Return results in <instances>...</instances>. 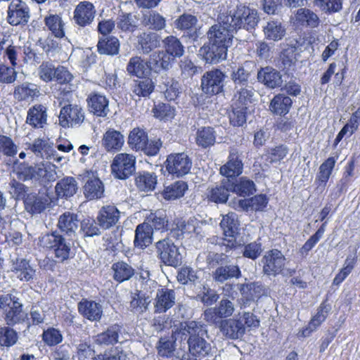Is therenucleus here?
<instances>
[{"label":"nucleus","instance_id":"2eb2a0df","mask_svg":"<svg viewBox=\"0 0 360 360\" xmlns=\"http://www.w3.org/2000/svg\"><path fill=\"white\" fill-rule=\"evenodd\" d=\"M219 225L223 230L224 236L228 238L226 246L236 248V236L238 234V227L240 226L237 214L229 212L224 215Z\"/></svg>","mask_w":360,"mask_h":360},{"label":"nucleus","instance_id":"a19ab883","mask_svg":"<svg viewBox=\"0 0 360 360\" xmlns=\"http://www.w3.org/2000/svg\"><path fill=\"white\" fill-rule=\"evenodd\" d=\"M111 269L113 272V279L119 283L129 281L135 274V269L123 261L114 263Z\"/></svg>","mask_w":360,"mask_h":360},{"label":"nucleus","instance_id":"0e129e2a","mask_svg":"<svg viewBox=\"0 0 360 360\" xmlns=\"http://www.w3.org/2000/svg\"><path fill=\"white\" fill-rule=\"evenodd\" d=\"M188 186L184 181H177L165 187L163 191V197L168 200H176L184 196Z\"/></svg>","mask_w":360,"mask_h":360},{"label":"nucleus","instance_id":"cd10ccee","mask_svg":"<svg viewBox=\"0 0 360 360\" xmlns=\"http://www.w3.org/2000/svg\"><path fill=\"white\" fill-rule=\"evenodd\" d=\"M123 325L114 323L108 327L106 330L94 337V342L99 345H113L118 342L122 334Z\"/></svg>","mask_w":360,"mask_h":360},{"label":"nucleus","instance_id":"bb28decb","mask_svg":"<svg viewBox=\"0 0 360 360\" xmlns=\"http://www.w3.org/2000/svg\"><path fill=\"white\" fill-rule=\"evenodd\" d=\"M21 281L29 282L36 276V269L30 261L23 258H17L13 263L12 270Z\"/></svg>","mask_w":360,"mask_h":360},{"label":"nucleus","instance_id":"0eeeda50","mask_svg":"<svg viewBox=\"0 0 360 360\" xmlns=\"http://www.w3.org/2000/svg\"><path fill=\"white\" fill-rule=\"evenodd\" d=\"M223 13L218 17V22L212 25L207 32L208 41L229 47L236 32L229 25L223 22Z\"/></svg>","mask_w":360,"mask_h":360},{"label":"nucleus","instance_id":"c756f323","mask_svg":"<svg viewBox=\"0 0 360 360\" xmlns=\"http://www.w3.org/2000/svg\"><path fill=\"white\" fill-rule=\"evenodd\" d=\"M158 87L167 101H174L181 92L179 82L170 77L162 76Z\"/></svg>","mask_w":360,"mask_h":360},{"label":"nucleus","instance_id":"72a5a7b5","mask_svg":"<svg viewBox=\"0 0 360 360\" xmlns=\"http://www.w3.org/2000/svg\"><path fill=\"white\" fill-rule=\"evenodd\" d=\"M124 136L118 131L110 129L103 136L101 144L105 149L110 151H117L124 145Z\"/></svg>","mask_w":360,"mask_h":360},{"label":"nucleus","instance_id":"b1692460","mask_svg":"<svg viewBox=\"0 0 360 360\" xmlns=\"http://www.w3.org/2000/svg\"><path fill=\"white\" fill-rule=\"evenodd\" d=\"M78 311L91 321H99L103 316V307L94 300L83 299L78 303Z\"/></svg>","mask_w":360,"mask_h":360},{"label":"nucleus","instance_id":"f3484780","mask_svg":"<svg viewBox=\"0 0 360 360\" xmlns=\"http://www.w3.org/2000/svg\"><path fill=\"white\" fill-rule=\"evenodd\" d=\"M217 326L222 335L230 340L241 338L245 333V327L240 319H226L213 324Z\"/></svg>","mask_w":360,"mask_h":360},{"label":"nucleus","instance_id":"338daca9","mask_svg":"<svg viewBox=\"0 0 360 360\" xmlns=\"http://www.w3.org/2000/svg\"><path fill=\"white\" fill-rule=\"evenodd\" d=\"M296 20L302 25H306L312 28L318 27L320 23L318 15L312 11L305 8L297 10Z\"/></svg>","mask_w":360,"mask_h":360},{"label":"nucleus","instance_id":"412c9836","mask_svg":"<svg viewBox=\"0 0 360 360\" xmlns=\"http://www.w3.org/2000/svg\"><path fill=\"white\" fill-rule=\"evenodd\" d=\"M120 212L115 205H105L99 210L96 220L98 226L107 230L115 226L119 221Z\"/></svg>","mask_w":360,"mask_h":360},{"label":"nucleus","instance_id":"aec40b11","mask_svg":"<svg viewBox=\"0 0 360 360\" xmlns=\"http://www.w3.org/2000/svg\"><path fill=\"white\" fill-rule=\"evenodd\" d=\"M89 111L98 117L107 116L109 110L108 98L98 91L91 92L86 98Z\"/></svg>","mask_w":360,"mask_h":360},{"label":"nucleus","instance_id":"c03bdc74","mask_svg":"<svg viewBox=\"0 0 360 360\" xmlns=\"http://www.w3.org/2000/svg\"><path fill=\"white\" fill-rule=\"evenodd\" d=\"M292 103V101L289 96L283 94H279L273 98L269 108L274 114L285 115L289 112Z\"/></svg>","mask_w":360,"mask_h":360},{"label":"nucleus","instance_id":"4d7b16f0","mask_svg":"<svg viewBox=\"0 0 360 360\" xmlns=\"http://www.w3.org/2000/svg\"><path fill=\"white\" fill-rule=\"evenodd\" d=\"M150 302V296L146 295L142 292H138L132 294L129 308L133 313L143 314L147 311Z\"/></svg>","mask_w":360,"mask_h":360},{"label":"nucleus","instance_id":"3c124183","mask_svg":"<svg viewBox=\"0 0 360 360\" xmlns=\"http://www.w3.org/2000/svg\"><path fill=\"white\" fill-rule=\"evenodd\" d=\"M138 22L137 15L131 13L122 12L116 20L117 28L123 32H133L138 27Z\"/></svg>","mask_w":360,"mask_h":360},{"label":"nucleus","instance_id":"f704fd0d","mask_svg":"<svg viewBox=\"0 0 360 360\" xmlns=\"http://www.w3.org/2000/svg\"><path fill=\"white\" fill-rule=\"evenodd\" d=\"M158 176L154 172H139L135 176V185L139 191L150 192L155 189Z\"/></svg>","mask_w":360,"mask_h":360},{"label":"nucleus","instance_id":"1a4fd4ad","mask_svg":"<svg viewBox=\"0 0 360 360\" xmlns=\"http://www.w3.org/2000/svg\"><path fill=\"white\" fill-rule=\"evenodd\" d=\"M235 311L233 302L227 298L221 299L217 305L206 309L203 312V319L210 325L217 324L233 315Z\"/></svg>","mask_w":360,"mask_h":360},{"label":"nucleus","instance_id":"774afa93","mask_svg":"<svg viewBox=\"0 0 360 360\" xmlns=\"http://www.w3.org/2000/svg\"><path fill=\"white\" fill-rule=\"evenodd\" d=\"M336 159L334 157H329L319 167V171L317 174L316 180L319 186H323L328 181L332 171L335 167Z\"/></svg>","mask_w":360,"mask_h":360},{"label":"nucleus","instance_id":"c85d7f7f","mask_svg":"<svg viewBox=\"0 0 360 360\" xmlns=\"http://www.w3.org/2000/svg\"><path fill=\"white\" fill-rule=\"evenodd\" d=\"M229 184H230V180L226 179L222 181L219 185L209 187L206 193L208 200L215 203H225L231 191V188Z\"/></svg>","mask_w":360,"mask_h":360},{"label":"nucleus","instance_id":"6e6552de","mask_svg":"<svg viewBox=\"0 0 360 360\" xmlns=\"http://www.w3.org/2000/svg\"><path fill=\"white\" fill-rule=\"evenodd\" d=\"M136 158L128 153H119L115 155L111 164L114 176L119 179H127L136 170Z\"/></svg>","mask_w":360,"mask_h":360},{"label":"nucleus","instance_id":"680f3d73","mask_svg":"<svg viewBox=\"0 0 360 360\" xmlns=\"http://www.w3.org/2000/svg\"><path fill=\"white\" fill-rule=\"evenodd\" d=\"M148 225L151 227V231L155 229L158 231H164L167 229L168 219L165 211L158 210L151 212L146 218Z\"/></svg>","mask_w":360,"mask_h":360},{"label":"nucleus","instance_id":"f8f14e48","mask_svg":"<svg viewBox=\"0 0 360 360\" xmlns=\"http://www.w3.org/2000/svg\"><path fill=\"white\" fill-rule=\"evenodd\" d=\"M7 21L13 25H25L30 18V8L22 0H13L8 8Z\"/></svg>","mask_w":360,"mask_h":360},{"label":"nucleus","instance_id":"8fccbe9b","mask_svg":"<svg viewBox=\"0 0 360 360\" xmlns=\"http://www.w3.org/2000/svg\"><path fill=\"white\" fill-rule=\"evenodd\" d=\"M197 22L196 16L189 13H184L175 20L174 25L176 29L187 32L189 36L196 37L195 25Z\"/></svg>","mask_w":360,"mask_h":360},{"label":"nucleus","instance_id":"5fc2aeb1","mask_svg":"<svg viewBox=\"0 0 360 360\" xmlns=\"http://www.w3.org/2000/svg\"><path fill=\"white\" fill-rule=\"evenodd\" d=\"M297 44L296 41L295 44H287L281 53L280 60L284 69L289 70L295 65L299 56Z\"/></svg>","mask_w":360,"mask_h":360},{"label":"nucleus","instance_id":"7ed1b4c3","mask_svg":"<svg viewBox=\"0 0 360 360\" xmlns=\"http://www.w3.org/2000/svg\"><path fill=\"white\" fill-rule=\"evenodd\" d=\"M75 239H68L58 231L43 236L40 242L45 248L53 249L55 257L63 262L70 258L72 242Z\"/></svg>","mask_w":360,"mask_h":360},{"label":"nucleus","instance_id":"ea45409f","mask_svg":"<svg viewBox=\"0 0 360 360\" xmlns=\"http://www.w3.org/2000/svg\"><path fill=\"white\" fill-rule=\"evenodd\" d=\"M138 44L143 53H149L160 46V36L155 32H143L138 37Z\"/></svg>","mask_w":360,"mask_h":360},{"label":"nucleus","instance_id":"5701e85b","mask_svg":"<svg viewBox=\"0 0 360 360\" xmlns=\"http://www.w3.org/2000/svg\"><path fill=\"white\" fill-rule=\"evenodd\" d=\"M176 295L173 290L161 288L158 290L155 298V313H165L175 304Z\"/></svg>","mask_w":360,"mask_h":360},{"label":"nucleus","instance_id":"f03ea898","mask_svg":"<svg viewBox=\"0 0 360 360\" xmlns=\"http://www.w3.org/2000/svg\"><path fill=\"white\" fill-rule=\"evenodd\" d=\"M222 20L224 24L229 25L237 34L242 30L252 32L257 27L259 18L256 10L239 4L233 10L223 13Z\"/></svg>","mask_w":360,"mask_h":360},{"label":"nucleus","instance_id":"052dcab7","mask_svg":"<svg viewBox=\"0 0 360 360\" xmlns=\"http://www.w3.org/2000/svg\"><path fill=\"white\" fill-rule=\"evenodd\" d=\"M147 138L148 134L144 129L136 127L129 132L127 143L133 150L139 152L147 141Z\"/></svg>","mask_w":360,"mask_h":360},{"label":"nucleus","instance_id":"473e14b6","mask_svg":"<svg viewBox=\"0 0 360 360\" xmlns=\"http://www.w3.org/2000/svg\"><path fill=\"white\" fill-rule=\"evenodd\" d=\"M25 209L32 214L42 212L49 204V198L46 195L29 193L25 199Z\"/></svg>","mask_w":360,"mask_h":360},{"label":"nucleus","instance_id":"69168bd1","mask_svg":"<svg viewBox=\"0 0 360 360\" xmlns=\"http://www.w3.org/2000/svg\"><path fill=\"white\" fill-rule=\"evenodd\" d=\"M46 26L51 31L53 34L58 38H62L65 35L64 23L60 15L49 14L44 18Z\"/></svg>","mask_w":360,"mask_h":360},{"label":"nucleus","instance_id":"4468645a","mask_svg":"<svg viewBox=\"0 0 360 360\" xmlns=\"http://www.w3.org/2000/svg\"><path fill=\"white\" fill-rule=\"evenodd\" d=\"M96 11L94 4L87 1L79 2L73 12L75 23L81 27L90 26L94 21Z\"/></svg>","mask_w":360,"mask_h":360},{"label":"nucleus","instance_id":"dca6fc26","mask_svg":"<svg viewBox=\"0 0 360 360\" xmlns=\"http://www.w3.org/2000/svg\"><path fill=\"white\" fill-rule=\"evenodd\" d=\"M84 182V194L86 198L94 200L101 198L104 193V186L99 178L92 172L86 171L82 175Z\"/></svg>","mask_w":360,"mask_h":360},{"label":"nucleus","instance_id":"49530a36","mask_svg":"<svg viewBox=\"0 0 360 360\" xmlns=\"http://www.w3.org/2000/svg\"><path fill=\"white\" fill-rule=\"evenodd\" d=\"M196 300L202 302L205 305L211 306L219 298L217 291L209 287L207 284L199 283L196 287Z\"/></svg>","mask_w":360,"mask_h":360},{"label":"nucleus","instance_id":"4be33fe9","mask_svg":"<svg viewBox=\"0 0 360 360\" xmlns=\"http://www.w3.org/2000/svg\"><path fill=\"white\" fill-rule=\"evenodd\" d=\"M173 58L164 51H158L150 55L146 61L148 68L155 72L167 70L172 67Z\"/></svg>","mask_w":360,"mask_h":360},{"label":"nucleus","instance_id":"de8ad7c7","mask_svg":"<svg viewBox=\"0 0 360 360\" xmlns=\"http://www.w3.org/2000/svg\"><path fill=\"white\" fill-rule=\"evenodd\" d=\"M330 307L326 302H323L317 309V313L311 319L308 327L303 330V335L308 336L316 330L327 318Z\"/></svg>","mask_w":360,"mask_h":360},{"label":"nucleus","instance_id":"6ab92c4d","mask_svg":"<svg viewBox=\"0 0 360 360\" xmlns=\"http://www.w3.org/2000/svg\"><path fill=\"white\" fill-rule=\"evenodd\" d=\"M228 46L208 41L200 49V54L207 63L216 64L227 56Z\"/></svg>","mask_w":360,"mask_h":360},{"label":"nucleus","instance_id":"2f4dec72","mask_svg":"<svg viewBox=\"0 0 360 360\" xmlns=\"http://www.w3.org/2000/svg\"><path fill=\"white\" fill-rule=\"evenodd\" d=\"M187 343L189 352L195 357L202 359L211 354V344L205 339V337L200 336L196 339L188 338Z\"/></svg>","mask_w":360,"mask_h":360},{"label":"nucleus","instance_id":"a18cd8bd","mask_svg":"<svg viewBox=\"0 0 360 360\" xmlns=\"http://www.w3.org/2000/svg\"><path fill=\"white\" fill-rule=\"evenodd\" d=\"M155 82L148 77H139L134 79L132 84V91L138 96L148 97L155 89Z\"/></svg>","mask_w":360,"mask_h":360},{"label":"nucleus","instance_id":"09e8293b","mask_svg":"<svg viewBox=\"0 0 360 360\" xmlns=\"http://www.w3.org/2000/svg\"><path fill=\"white\" fill-rule=\"evenodd\" d=\"M120 41L115 37L108 36L100 38L97 44L98 51L101 54L115 56L118 54Z\"/></svg>","mask_w":360,"mask_h":360},{"label":"nucleus","instance_id":"a878e982","mask_svg":"<svg viewBox=\"0 0 360 360\" xmlns=\"http://www.w3.org/2000/svg\"><path fill=\"white\" fill-rule=\"evenodd\" d=\"M257 77L259 82L270 89L280 87L283 84L281 73L270 66L261 68L257 72Z\"/></svg>","mask_w":360,"mask_h":360},{"label":"nucleus","instance_id":"37998d69","mask_svg":"<svg viewBox=\"0 0 360 360\" xmlns=\"http://www.w3.org/2000/svg\"><path fill=\"white\" fill-rule=\"evenodd\" d=\"M143 25L149 30L160 31L166 27V18L156 11H150L143 15Z\"/></svg>","mask_w":360,"mask_h":360},{"label":"nucleus","instance_id":"864d4df0","mask_svg":"<svg viewBox=\"0 0 360 360\" xmlns=\"http://www.w3.org/2000/svg\"><path fill=\"white\" fill-rule=\"evenodd\" d=\"M165 53H167L174 61L175 58H180L184 55V46L180 40L172 35L165 37L163 41Z\"/></svg>","mask_w":360,"mask_h":360},{"label":"nucleus","instance_id":"bf43d9fd","mask_svg":"<svg viewBox=\"0 0 360 360\" xmlns=\"http://www.w3.org/2000/svg\"><path fill=\"white\" fill-rule=\"evenodd\" d=\"M229 186H231L232 192L243 197L249 196L256 191L254 182L246 177H241L236 183L230 181Z\"/></svg>","mask_w":360,"mask_h":360},{"label":"nucleus","instance_id":"393cba45","mask_svg":"<svg viewBox=\"0 0 360 360\" xmlns=\"http://www.w3.org/2000/svg\"><path fill=\"white\" fill-rule=\"evenodd\" d=\"M158 356L162 358L169 359L172 360L174 358H179L181 354L179 351L181 349L176 348V340L172 336H164L160 338L155 345Z\"/></svg>","mask_w":360,"mask_h":360},{"label":"nucleus","instance_id":"13d9d810","mask_svg":"<svg viewBox=\"0 0 360 360\" xmlns=\"http://www.w3.org/2000/svg\"><path fill=\"white\" fill-rule=\"evenodd\" d=\"M248 63L233 68L231 72V79L234 84V87L245 84H250V78L251 77V71L248 68Z\"/></svg>","mask_w":360,"mask_h":360},{"label":"nucleus","instance_id":"58836bf2","mask_svg":"<svg viewBox=\"0 0 360 360\" xmlns=\"http://www.w3.org/2000/svg\"><path fill=\"white\" fill-rule=\"evenodd\" d=\"M77 183L74 177L67 176L60 180L55 186L56 195L59 198H68L77 191Z\"/></svg>","mask_w":360,"mask_h":360},{"label":"nucleus","instance_id":"9b49d317","mask_svg":"<svg viewBox=\"0 0 360 360\" xmlns=\"http://www.w3.org/2000/svg\"><path fill=\"white\" fill-rule=\"evenodd\" d=\"M59 124L63 127L80 126L84 120L82 108L76 104L64 103L58 117Z\"/></svg>","mask_w":360,"mask_h":360},{"label":"nucleus","instance_id":"4c0bfd02","mask_svg":"<svg viewBox=\"0 0 360 360\" xmlns=\"http://www.w3.org/2000/svg\"><path fill=\"white\" fill-rule=\"evenodd\" d=\"M153 231L148 223L139 224L135 230L134 245L143 249L149 246L153 240Z\"/></svg>","mask_w":360,"mask_h":360},{"label":"nucleus","instance_id":"f257e3e1","mask_svg":"<svg viewBox=\"0 0 360 360\" xmlns=\"http://www.w3.org/2000/svg\"><path fill=\"white\" fill-rule=\"evenodd\" d=\"M229 257L224 252H209L206 256V263L209 269L216 268L212 273L214 281L224 283L233 278H239L241 271L238 264L229 262Z\"/></svg>","mask_w":360,"mask_h":360},{"label":"nucleus","instance_id":"9d476101","mask_svg":"<svg viewBox=\"0 0 360 360\" xmlns=\"http://www.w3.org/2000/svg\"><path fill=\"white\" fill-rule=\"evenodd\" d=\"M165 164L166 169L170 174L182 177L189 173L192 160L185 153H172L167 156Z\"/></svg>","mask_w":360,"mask_h":360},{"label":"nucleus","instance_id":"e433bc0d","mask_svg":"<svg viewBox=\"0 0 360 360\" xmlns=\"http://www.w3.org/2000/svg\"><path fill=\"white\" fill-rule=\"evenodd\" d=\"M46 108L42 105H35L29 109L26 122L34 128H43L46 124Z\"/></svg>","mask_w":360,"mask_h":360},{"label":"nucleus","instance_id":"6e6d98bb","mask_svg":"<svg viewBox=\"0 0 360 360\" xmlns=\"http://www.w3.org/2000/svg\"><path fill=\"white\" fill-rule=\"evenodd\" d=\"M181 330L183 334L188 333V338L196 339L201 337H207V330L206 326L201 322L196 321H189L181 324Z\"/></svg>","mask_w":360,"mask_h":360},{"label":"nucleus","instance_id":"c9c22d12","mask_svg":"<svg viewBox=\"0 0 360 360\" xmlns=\"http://www.w3.org/2000/svg\"><path fill=\"white\" fill-rule=\"evenodd\" d=\"M39 95V89L37 85L27 82L17 85L13 91V97L18 101H32Z\"/></svg>","mask_w":360,"mask_h":360},{"label":"nucleus","instance_id":"423d86ee","mask_svg":"<svg viewBox=\"0 0 360 360\" xmlns=\"http://www.w3.org/2000/svg\"><path fill=\"white\" fill-rule=\"evenodd\" d=\"M286 259L283 254L277 249L266 252L262 259V272L267 276L276 277L283 275Z\"/></svg>","mask_w":360,"mask_h":360},{"label":"nucleus","instance_id":"603ef678","mask_svg":"<svg viewBox=\"0 0 360 360\" xmlns=\"http://www.w3.org/2000/svg\"><path fill=\"white\" fill-rule=\"evenodd\" d=\"M264 33L267 39L281 40L285 34V28L280 20H269L264 27Z\"/></svg>","mask_w":360,"mask_h":360},{"label":"nucleus","instance_id":"20e7f679","mask_svg":"<svg viewBox=\"0 0 360 360\" xmlns=\"http://www.w3.org/2000/svg\"><path fill=\"white\" fill-rule=\"evenodd\" d=\"M226 78V73L218 68L206 71L200 79L202 93L208 97L224 94Z\"/></svg>","mask_w":360,"mask_h":360},{"label":"nucleus","instance_id":"39448f33","mask_svg":"<svg viewBox=\"0 0 360 360\" xmlns=\"http://www.w3.org/2000/svg\"><path fill=\"white\" fill-rule=\"evenodd\" d=\"M157 256L165 265L177 267L182 262L179 248L169 238L160 240L155 243Z\"/></svg>","mask_w":360,"mask_h":360},{"label":"nucleus","instance_id":"e2e57ef3","mask_svg":"<svg viewBox=\"0 0 360 360\" xmlns=\"http://www.w3.org/2000/svg\"><path fill=\"white\" fill-rule=\"evenodd\" d=\"M216 141V133L211 127H204L198 129L196 134V143L202 148L213 146Z\"/></svg>","mask_w":360,"mask_h":360},{"label":"nucleus","instance_id":"ddd939ff","mask_svg":"<svg viewBox=\"0 0 360 360\" xmlns=\"http://www.w3.org/2000/svg\"><path fill=\"white\" fill-rule=\"evenodd\" d=\"M243 156L236 148L229 150L227 162L220 167V174L227 178H235L242 174L243 170Z\"/></svg>","mask_w":360,"mask_h":360},{"label":"nucleus","instance_id":"a211bd4d","mask_svg":"<svg viewBox=\"0 0 360 360\" xmlns=\"http://www.w3.org/2000/svg\"><path fill=\"white\" fill-rule=\"evenodd\" d=\"M79 220L76 214L66 212L61 214L58 220V231L68 239H75L79 229Z\"/></svg>","mask_w":360,"mask_h":360},{"label":"nucleus","instance_id":"79ce46f5","mask_svg":"<svg viewBox=\"0 0 360 360\" xmlns=\"http://www.w3.org/2000/svg\"><path fill=\"white\" fill-rule=\"evenodd\" d=\"M255 91L251 84L234 87L233 100L236 104L247 106L253 101Z\"/></svg>","mask_w":360,"mask_h":360},{"label":"nucleus","instance_id":"7c9ffc66","mask_svg":"<svg viewBox=\"0 0 360 360\" xmlns=\"http://www.w3.org/2000/svg\"><path fill=\"white\" fill-rule=\"evenodd\" d=\"M4 318L8 326L19 325L28 320L27 314L22 310V304L19 301H14V306L4 311Z\"/></svg>","mask_w":360,"mask_h":360}]
</instances>
